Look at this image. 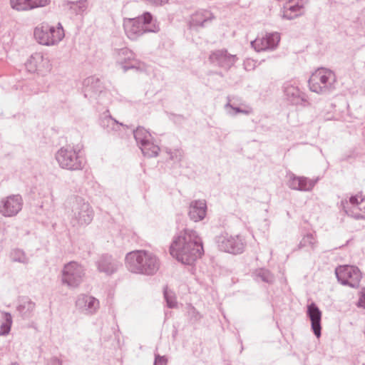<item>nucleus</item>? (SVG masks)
I'll return each mask as SVG.
<instances>
[{"instance_id": "obj_1", "label": "nucleus", "mask_w": 365, "mask_h": 365, "mask_svg": "<svg viewBox=\"0 0 365 365\" xmlns=\"http://www.w3.org/2000/svg\"><path fill=\"white\" fill-rule=\"evenodd\" d=\"M203 252L201 238L195 230L188 228L180 231L170 247V255L184 264H192Z\"/></svg>"}, {"instance_id": "obj_2", "label": "nucleus", "mask_w": 365, "mask_h": 365, "mask_svg": "<svg viewBox=\"0 0 365 365\" xmlns=\"http://www.w3.org/2000/svg\"><path fill=\"white\" fill-rule=\"evenodd\" d=\"M125 264L130 272L147 276L155 274L160 267L159 258L153 252L143 250L128 252Z\"/></svg>"}, {"instance_id": "obj_3", "label": "nucleus", "mask_w": 365, "mask_h": 365, "mask_svg": "<svg viewBox=\"0 0 365 365\" xmlns=\"http://www.w3.org/2000/svg\"><path fill=\"white\" fill-rule=\"evenodd\" d=\"M123 26L127 36L131 40H136L145 33H156L160 31L159 25L148 11L138 17L125 19Z\"/></svg>"}, {"instance_id": "obj_4", "label": "nucleus", "mask_w": 365, "mask_h": 365, "mask_svg": "<svg viewBox=\"0 0 365 365\" xmlns=\"http://www.w3.org/2000/svg\"><path fill=\"white\" fill-rule=\"evenodd\" d=\"M94 211L88 202L77 196L73 202L70 224L75 229L88 225L93 220Z\"/></svg>"}, {"instance_id": "obj_5", "label": "nucleus", "mask_w": 365, "mask_h": 365, "mask_svg": "<svg viewBox=\"0 0 365 365\" xmlns=\"http://www.w3.org/2000/svg\"><path fill=\"white\" fill-rule=\"evenodd\" d=\"M55 158L60 168L71 171L81 170L86 163L81 150L70 145L61 147Z\"/></svg>"}, {"instance_id": "obj_6", "label": "nucleus", "mask_w": 365, "mask_h": 365, "mask_svg": "<svg viewBox=\"0 0 365 365\" xmlns=\"http://www.w3.org/2000/svg\"><path fill=\"white\" fill-rule=\"evenodd\" d=\"M336 76L329 69L321 68L312 74L309 79V86L312 92L326 95L335 89Z\"/></svg>"}, {"instance_id": "obj_7", "label": "nucleus", "mask_w": 365, "mask_h": 365, "mask_svg": "<svg viewBox=\"0 0 365 365\" xmlns=\"http://www.w3.org/2000/svg\"><path fill=\"white\" fill-rule=\"evenodd\" d=\"M36 40L42 45L51 46L59 43L64 37V30L60 23L58 26L43 23L36 27L34 32Z\"/></svg>"}, {"instance_id": "obj_8", "label": "nucleus", "mask_w": 365, "mask_h": 365, "mask_svg": "<svg viewBox=\"0 0 365 365\" xmlns=\"http://www.w3.org/2000/svg\"><path fill=\"white\" fill-rule=\"evenodd\" d=\"M86 274L85 268L79 263L72 261L66 264L62 270V284L70 288L78 287Z\"/></svg>"}, {"instance_id": "obj_9", "label": "nucleus", "mask_w": 365, "mask_h": 365, "mask_svg": "<svg viewBox=\"0 0 365 365\" xmlns=\"http://www.w3.org/2000/svg\"><path fill=\"white\" fill-rule=\"evenodd\" d=\"M336 277L339 282L351 287H357L361 279V274L357 267L341 265L335 269Z\"/></svg>"}, {"instance_id": "obj_10", "label": "nucleus", "mask_w": 365, "mask_h": 365, "mask_svg": "<svg viewBox=\"0 0 365 365\" xmlns=\"http://www.w3.org/2000/svg\"><path fill=\"white\" fill-rule=\"evenodd\" d=\"M216 243L220 250L234 255L242 253L245 246V243L240 236H232L227 233L217 236Z\"/></svg>"}, {"instance_id": "obj_11", "label": "nucleus", "mask_w": 365, "mask_h": 365, "mask_svg": "<svg viewBox=\"0 0 365 365\" xmlns=\"http://www.w3.org/2000/svg\"><path fill=\"white\" fill-rule=\"evenodd\" d=\"M115 55L117 63L122 66L125 72L129 69L143 71L145 68V63L136 59L133 52L126 47L115 50Z\"/></svg>"}, {"instance_id": "obj_12", "label": "nucleus", "mask_w": 365, "mask_h": 365, "mask_svg": "<svg viewBox=\"0 0 365 365\" xmlns=\"http://www.w3.org/2000/svg\"><path fill=\"white\" fill-rule=\"evenodd\" d=\"M23 199L20 195H11L0 202V213L4 217L16 216L22 209Z\"/></svg>"}, {"instance_id": "obj_13", "label": "nucleus", "mask_w": 365, "mask_h": 365, "mask_svg": "<svg viewBox=\"0 0 365 365\" xmlns=\"http://www.w3.org/2000/svg\"><path fill=\"white\" fill-rule=\"evenodd\" d=\"M76 307L86 314H94L100 308V302L96 297L88 294H80L76 301Z\"/></svg>"}, {"instance_id": "obj_14", "label": "nucleus", "mask_w": 365, "mask_h": 365, "mask_svg": "<svg viewBox=\"0 0 365 365\" xmlns=\"http://www.w3.org/2000/svg\"><path fill=\"white\" fill-rule=\"evenodd\" d=\"M238 58L236 55L230 54L226 49L216 50L210 55V61L225 69L231 68Z\"/></svg>"}, {"instance_id": "obj_15", "label": "nucleus", "mask_w": 365, "mask_h": 365, "mask_svg": "<svg viewBox=\"0 0 365 365\" xmlns=\"http://www.w3.org/2000/svg\"><path fill=\"white\" fill-rule=\"evenodd\" d=\"M279 41L280 36L278 33H271L261 38H256L251 44L257 51H262L274 49Z\"/></svg>"}, {"instance_id": "obj_16", "label": "nucleus", "mask_w": 365, "mask_h": 365, "mask_svg": "<svg viewBox=\"0 0 365 365\" xmlns=\"http://www.w3.org/2000/svg\"><path fill=\"white\" fill-rule=\"evenodd\" d=\"M98 270L107 275H111L116 272L121 266V263L108 254L101 255L96 261Z\"/></svg>"}, {"instance_id": "obj_17", "label": "nucleus", "mask_w": 365, "mask_h": 365, "mask_svg": "<svg viewBox=\"0 0 365 365\" xmlns=\"http://www.w3.org/2000/svg\"><path fill=\"white\" fill-rule=\"evenodd\" d=\"M83 93L86 98H96L103 92V86L101 80L95 76H89L83 81Z\"/></svg>"}, {"instance_id": "obj_18", "label": "nucleus", "mask_w": 365, "mask_h": 365, "mask_svg": "<svg viewBox=\"0 0 365 365\" xmlns=\"http://www.w3.org/2000/svg\"><path fill=\"white\" fill-rule=\"evenodd\" d=\"M317 182V179L310 180L306 177H299L290 173L287 185L292 190L306 192L312 190Z\"/></svg>"}, {"instance_id": "obj_19", "label": "nucleus", "mask_w": 365, "mask_h": 365, "mask_svg": "<svg viewBox=\"0 0 365 365\" xmlns=\"http://www.w3.org/2000/svg\"><path fill=\"white\" fill-rule=\"evenodd\" d=\"M307 0H290L285 4L281 11L282 18L292 20L301 15Z\"/></svg>"}, {"instance_id": "obj_20", "label": "nucleus", "mask_w": 365, "mask_h": 365, "mask_svg": "<svg viewBox=\"0 0 365 365\" xmlns=\"http://www.w3.org/2000/svg\"><path fill=\"white\" fill-rule=\"evenodd\" d=\"M307 314L311 321L312 329L314 335L319 338L321 336V320H322V312L317 305L314 302L307 305Z\"/></svg>"}, {"instance_id": "obj_21", "label": "nucleus", "mask_w": 365, "mask_h": 365, "mask_svg": "<svg viewBox=\"0 0 365 365\" xmlns=\"http://www.w3.org/2000/svg\"><path fill=\"white\" fill-rule=\"evenodd\" d=\"M215 19L212 13L209 10H199L190 16V27L196 29L205 27Z\"/></svg>"}, {"instance_id": "obj_22", "label": "nucleus", "mask_w": 365, "mask_h": 365, "mask_svg": "<svg viewBox=\"0 0 365 365\" xmlns=\"http://www.w3.org/2000/svg\"><path fill=\"white\" fill-rule=\"evenodd\" d=\"M50 0H10L12 9L17 11H27L48 4Z\"/></svg>"}, {"instance_id": "obj_23", "label": "nucleus", "mask_w": 365, "mask_h": 365, "mask_svg": "<svg viewBox=\"0 0 365 365\" xmlns=\"http://www.w3.org/2000/svg\"><path fill=\"white\" fill-rule=\"evenodd\" d=\"M207 205L205 200L192 201L189 206L188 215L194 222L203 220L206 215Z\"/></svg>"}, {"instance_id": "obj_24", "label": "nucleus", "mask_w": 365, "mask_h": 365, "mask_svg": "<svg viewBox=\"0 0 365 365\" xmlns=\"http://www.w3.org/2000/svg\"><path fill=\"white\" fill-rule=\"evenodd\" d=\"M284 93L287 99L292 104H299L304 101V94L300 91L297 86H294L289 82L284 84Z\"/></svg>"}, {"instance_id": "obj_25", "label": "nucleus", "mask_w": 365, "mask_h": 365, "mask_svg": "<svg viewBox=\"0 0 365 365\" xmlns=\"http://www.w3.org/2000/svg\"><path fill=\"white\" fill-rule=\"evenodd\" d=\"M348 205L349 202L346 200H342L340 202V207L347 215L356 220L365 219V198H361L356 210H349Z\"/></svg>"}, {"instance_id": "obj_26", "label": "nucleus", "mask_w": 365, "mask_h": 365, "mask_svg": "<svg viewBox=\"0 0 365 365\" xmlns=\"http://www.w3.org/2000/svg\"><path fill=\"white\" fill-rule=\"evenodd\" d=\"M36 304L29 297H24L19 300L17 311L24 319L30 318L35 309Z\"/></svg>"}, {"instance_id": "obj_27", "label": "nucleus", "mask_w": 365, "mask_h": 365, "mask_svg": "<svg viewBox=\"0 0 365 365\" xmlns=\"http://www.w3.org/2000/svg\"><path fill=\"white\" fill-rule=\"evenodd\" d=\"M40 63L48 64V59H44L41 53H35L32 55L25 63L26 69L29 73H34L36 71H41Z\"/></svg>"}, {"instance_id": "obj_28", "label": "nucleus", "mask_w": 365, "mask_h": 365, "mask_svg": "<svg viewBox=\"0 0 365 365\" xmlns=\"http://www.w3.org/2000/svg\"><path fill=\"white\" fill-rule=\"evenodd\" d=\"M64 6L75 15H82L88 7V0H79L76 1H68L63 4Z\"/></svg>"}, {"instance_id": "obj_29", "label": "nucleus", "mask_w": 365, "mask_h": 365, "mask_svg": "<svg viewBox=\"0 0 365 365\" xmlns=\"http://www.w3.org/2000/svg\"><path fill=\"white\" fill-rule=\"evenodd\" d=\"M143 154L148 158L156 157L160 151L158 145L153 143L152 140H148L139 146Z\"/></svg>"}, {"instance_id": "obj_30", "label": "nucleus", "mask_w": 365, "mask_h": 365, "mask_svg": "<svg viewBox=\"0 0 365 365\" xmlns=\"http://www.w3.org/2000/svg\"><path fill=\"white\" fill-rule=\"evenodd\" d=\"M133 135L139 146L147 142L148 140H153L151 134L143 127L140 126L138 127L135 130H133Z\"/></svg>"}, {"instance_id": "obj_31", "label": "nucleus", "mask_w": 365, "mask_h": 365, "mask_svg": "<svg viewBox=\"0 0 365 365\" xmlns=\"http://www.w3.org/2000/svg\"><path fill=\"white\" fill-rule=\"evenodd\" d=\"M101 125L103 128H106L109 130L118 131L120 127L127 128L128 126L119 123L118 121L113 119L111 116H106L101 120Z\"/></svg>"}, {"instance_id": "obj_32", "label": "nucleus", "mask_w": 365, "mask_h": 365, "mask_svg": "<svg viewBox=\"0 0 365 365\" xmlns=\"http://www.w3.org/2000/svg\"><path fill=\"white\" fill-rule=\"evenodd\" d=\"M253 276L257 282L262 281L267 283H272L274 279L272 274L269 270L263 268L257 269Z\"/></svg>"}, {"instance_id": "obj_33", "label": "nucleus", "mask_w": 365, "mask_h": 365, "mask_svg": "<svg viewBox=\"0 0 365 365\" xmlns=\"http://www.w3.org/2000/svg\"><path fill=\"white\" fill-rule=\"evenodd\" d=\"M227 100L228 102L225 106V108L227 110V112L230 115L235 116L238 113L249 115L252 113V109L250 108L243 109L240 107L235 106L233 104L231 103V100L229 96L227 97Z\"/></svg>"}, {"instance_id": "obj_34", "label": "nucleus", "mask_w": 365, "mask_h": 365, "mask_svg": "<svg viewBox=\"0 0 365 365\" xmlns=\"http://www.w3.org/2000/svg\"><path fill=\"white\" fill-rule=\"evenodd\" d=\"M317 241L313 234L309 233L304 235L299 243V249L302 248H310L314 250L317 245Z\"/></svg>"}, {"instance_id": "obj_35", "label": "nucleus", "mask_w": 365, "mask_h": 365, "mask_svg": "<svg viewBox=\"0 0 365 365\" xmlns=\"http://www.w3.org/2000/svg\"><path fill=\"white\" fill-rule=\"evenodd\" d=\"M4 322L0 326V336H5L8 334L11 330L12 324V317L10 313H4Z\"/></svg>"}, {"instance_id": "obj_36", "label": "nucleus", "mask_w": 365, "mask_h": 365, "mask_svg": "<svg viewBox=\"0 0 365 365\" xmlns=\"http://www.w3.org/2000/svg\"><path fill=\"white\" fill-rule=\"evenodd\" d=\"M11 259L14 262H20L22 264H27L29 258L26 257L25 252L20 249H14L11 252Z\"/></svg>"}, {"instance_id": "obj_37", "label": "nucleus", "mask_w": 365, "mask_h": 365, "mask_svg": "<svg viewBox=\"0 0 365 365\" xmlns=\"http://www.w3.org/2000/svg\"><path fill=\"white\" fill-rule=\"evenodd\" d=\"M187 314L189 321L192 324L198 322L202 318V315L200 314V312L197 311V309L191 305H189L187 307Z\"/></svg>"}, {"instance_id": "obj_38", "label": "nucleus", "mask_w": 365, "mask_h": 365, "mask_svg": "<svg viewBox=\"0 0 365 365\" xmlns=\"http://www.w3.org/2000/svg\"><path fill=\"white\" fill-rule=\"evenodd\" d=\"M164 297L169 308H175L177 305L176 299L172 292H169L167 288L163 291Z\"/></svg>"}, {"instance_id": "obj_39", "label": "nucleus", "mask_w": 365, "mask_h": 365, "mask_svg": "<svg viewBox=\"0 0 365 365\" xmlns=\"http://www.w3.org/2000/svg\"><path fill=\"white\" fill-rule=\"evenodd\" d=\"M167 153L170 155V159L175 162H180L182 158V151L180 149H175L171 150L170 149H166Z\"/></svg>"}, {"instance_id": "obj_40", "label": "nucleus", "mask_w": 365, "mask_h": 365, "mask_svg": "<svg viewBox=\"0 0 365 365\" xmlns=\"http://www.w3.org/2000/svg\"><path fill=\"white\" fill-rule=\"evenodd\" d=\"M361 198H364L362 197L361 193L357 194L356 195H352L349 197V203L353 206V207L351 210H356L358 204H359ZM348 209L350 210L349 207Z\"/></svg>"}, {"instance_id": "obj_41", "label": "nucleus", "mask_w": 365, "mask_h": 365, "mask_svg": "<svg viewBox=\"0 0 365 365\" xmlns=\"http://www.w3.org/2000/svg\"><path fill=\"white\" fill-rule=\"evenodd\" d=\"M168 359L165 356L155 354L154 365H167Z\"/></svg>"}, {"instance_id": "obj_42", "label": "nucleus", "mask_w": 365, "mask_h": 365, "mask_svg": "<svg viewBox=\"0 0 365 365\" xmlns=\"http://www.w3.org/2000/svg\"><path fill=\"white\" fill-rule=\"evenodd\" d=\"M358 307L365 308V288H362L357 302Z\"/></svg>"}, {"instance_id": "obj_43", "label": "nucleus", "mask_w": 365, "mask_h": 365, "mask_svg": "<svg viewBox=\"0 0 365 365\" xmlns=\"http://www.w3.org/2000/svg\"><path fill=\"white\" fill-rule=\"evenodd\" d=\"M47 365H62V361L56 357H53L48 362Z\"/></svg>"}, {"instance_id": "obj_44", "label": "nucleus", "mask_w": 365, "mask_h": 365, "mask_svg": "<svg viewBox=\"0 0 365 365\" xmlns=\"http://www.w3.org/2000/svg\"><path fill=\"white\" fill-rule=\"evenodd\" d=\"M176 334H177V330L175 331L173 336H175V335H176Z\"/></svg>"}, {"instance_id": "obj_45", "label": "nucleus", "mask_w": 365, "mask_h": 365, "mask_svg": "<svg viewBox=\"0 0 365 365\" xmlns=\"http://www.w3.org/2000/svg\"><path fill=\"white\" fill-rule=\"evenodd\" d=\"M11 365H19V364H16V363H15V364H12Z\"/></svg>"}]
</instances>
